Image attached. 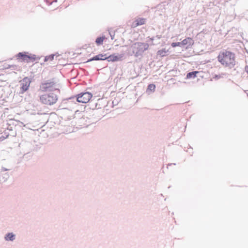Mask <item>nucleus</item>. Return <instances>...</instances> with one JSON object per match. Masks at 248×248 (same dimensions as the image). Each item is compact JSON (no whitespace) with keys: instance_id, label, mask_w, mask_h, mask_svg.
Returning a JSON list of instances; mask_svg holds the SVG:
<instances>
[{"instance_id":"11","label":"nucleus","mask_w":248,"mask_h":248,"mask_svg":"<svg viewBox=\"0 0 248 248\" xmlns=\"http://www.w3.org/2000/svg\"><path fill=\"white\" fill-rule=\"evenodd\" d=\"M107 60V55L106 54H99L93 58L89 59L86 62H88L93 61H104Z\"/></svg>"},{"instance_id":"9","label":"nucleus","mask_w":248,"mask_h":248,"mask_svg":"<svg viewBox=\"0 0 248 248\" xmlns=\"http://www.w3.org/2000/svg\"><path fill=\"white\" fill-rule=\"evenodd\" d=\"M124 56V54L115 53L107 56V61L108 62H117L122 60Z\"/></svg>"},{"instance_id":"14","label":"nucleus","mask_w":248,"mask_h":248,"mask_svg":"<svg viewBox=\"0 0 248 248\" xmlns=\"http://www.w3.org/2000/svg\"><path fill=\"white\" fill-rule=\"evenodd\" d=\"M198 73H199V72L197 71L189 72L186 75V78L188 79L194 78L196 77Z\"/></svg>"},{"instance_id":"2","label":"nucleus","mask_w":248,"mask_h":248,"mask_svg":"<svg viewBox=\"0 0 248 248\" xmlns=\"http://www.w3.org/2000/svg\"><path fill=\"white\" fill-rule=\"evenodd\" d=\"M58 99V95L52 92L45 93L40 96V102L46 105L52 106L57 102Z\"/></svg>"},{"instance_id":"1","label":"nucleus","mask_w":248,"mask_h":248,"mask_svg":"<svg viewBox=\"0 0 248 248\" xmlns=\"http://www.w3.org/2000/svg\"><path fill=\"white\" fill-rule=\"evenodd\" d=\"M217 60L222 65L230 68H233L235 65V54L229 51H220Z\"/></svg>"},{"instance_id":"26","label":"nucleus","mask_w":248,"mask_h":248,"mask_svg":"<svg viewBox=\"0 0 248 248\" xmlns=\"http://www.w3.org/2000/svg\"><path fill=\"white\" fill-rule=\"evenodd\" d=\"M8 170V169L4 167H2L1 169V173H3L2 172H5L6 171Z\"/></svg>"},{"instance_id":"4","label":"nucleus","mask_w":248,"mask_h":248,"mask_svg":"<svg viewBox=\"0 0 248 248\" xmlns=\"http://www.w3.org/2000/svg\"><path fill=\"white\" fill-rule=\"evenodd\" d=\"M55 83L52 80H47L42 82L40 86V90L42 92H50L55 91L60 93V90L58 88H54Z\"/></svg>"},{"instance_id":"7","label":"nucleus","mask_w":248,"mask_h":248,"mask_svg":"<svg viewBox=\"0 0 248 248\" xmlns=\"http://www.w3.org/2000/svg\"><path fill=\"white\" fill-rule=\"evenodd\" d=\"M31 82V79L28 77H25L20 81V93H23L29 89Z\"/></svg>"},{"instance_id":"17","label":"nucleus","mask_w":248,"mask_h":248,"mask_svg":"<svg viewBox=\"0 0 248 248\" xmlns=\"http://www.w3.org/2000/svg\"><path fill=\"white\" fill-rule=\"evenodd\" d=\"M168 50H166L165 48H163L158 50L157 52V54L158 55H159L161 57H164L166 56V54L168 52Z\"/></svg>"},{"instance_id":"10","label":"nucleus","mask_w":248,"mask_h":248,"mask_svg":"<svg viewBox=\"0 0 248 248\" xmlns=\"http://www.w3.org/2000/svg\"><path fill=\"white\" fill-rule=\"evenodd\" d=\"M182 46L187 45L186 48H189L194 44V41L192 38L187 37L181 42Z\"/></svg>"},{"instance_id":"24","label":"nucleus","mask_w":248,"mask_h":248,"mask_svg":"<svg viewBox=\"0 0 248 248\" xmlns=\"http://www.w3.org/2000/svg\"><path fill=\"white\" fill-rule=\"evenodd\" d=\"M221 76L220 75H215V76L213 77V78L214 79H215L216 80H217L218 79H219L220 78H221Z\"/></svg>"},{"instance_id":"13","label":"nucleus","mask_w":248,"mask_h":248,"mask_svg":"<svg viewBox=\"0 0 248 248\" xmlns=\"http://www.w3.org/2000/svg\"><path fill=\"white\" fill-rule=\"evenodd\" d=\"M9 177V175L7 172L1 173L0 175V181L5 182Z\"/></svg>"},{"instance_id":"22","label":"nucleus","mask_w":248,"mask_h":248,"mask_svg":"<svg viewBox=\"0 0 248 248\" xmlns=\"http://www.w3.org/2000/svg\"><path fill=\"white\" fill-rule=\"evenodd\" d=\"M109 34L110 35V36L111 37V40H113L115 36V32H111L109 30H108Z\"/></svg>"},{"instance_id":"25","label":"nucleus","mask_w":248,"mask_h":248,"mask_svg":"<svg viewBox=\"0 0 248 248\" xmlns=\"http://www.w3.org/2000/svg\"><path fill=\"white\" fill-rule=\"evenodd\" d=\"M12 68L13 70L18 71V67L16 65H13Z\"/></svg>"},{"instance_id":"21","label":"nucleus","mask_w":248,"mask_h":248,"mask_svg":"<svg viewBox=\"0 0 248 248\" xmlns=\"http://www.w3.org/2000/svg\"><path fill=\"white\" fill-rule=\"evenodd\" d=\"M171 46L172 47H175L176 46H182V45L180 42H173L172 43Z\"/></svg>"},{"instance_id":"5","label":"nucleus","mask_w":248,"mask_h":248,"mask_svg":"<svg viewBox=\"0 0 248 248\" xmlns=\"http://www.w3.org/2000/svg\"><path fill=\"white\" fill-rule=\"evenodd\" d=\"M92 96L93 95L91 93L89 92H84L81 93L77 95L76 96L71 97L70 99H74L75 103L78 102L82 103H87L91 99Z\"/></svg>"},{"instance_id":"6","label":"nucleus","mask_w":248,"mask_h":248,"mask_svg":"<svg viewBox=\"0 0 248 248\" xmlns=\"http://www.w3.org/2000/svg\"><path fill=\"white\" fill-rule=\"evenodd\" d=\"M28 53L26 52H19L16 56L18 58L20 59L22 61L29 62H34L36 59V56L35 55H27Z\"/></svg>"},{"instance_id":"3","label":"nucleus","mask_w":248,"mask_h":248,"mask_svg":"<svg viewBox=\"0 0 248 248\" xmlns=\"http://www.w3.org/2000/svg\"><path fill=\"white\" fill-rule=\"evenodd\" d=\"M149 45L147 43L137 42L132 46L133 53L136 57H138L148 49Z\"/></svg>"},{"instance_id":"18","label":"nucleus","mask_w":248,"mask_h":248,"mask_svg":"<svg viewBox=\"0 0 248 248\" xmlns=\"http://www.w3.org/2000/svg\"><path fill=\"white\" fill-rule=\"evenodd\" d=\"M105 36L99 37L96 39L95 43L98 46H100L103 44V41L105 39Z\"/></svg>"},{"instance_id":"23","label":"nucleus","mask_w":248,"mask_h":248,"mask_svg":"<svg viewBox=\"0 0 248 248\" xmlns=\"http://www.w3.org/2000/svg\"><path fill=\"white\" fill-rule=\"evenodd\" d=\"M155 38H157L158 39H160L161 38V36L157 35H156L155 37L150 38V40L153 42V40H154L155 39Z\"/></svg>"},{"instance_id":"20","label":"nucleus","mask_w":248,"mask_h":248,"mask_svg":"<svg viewBox=\"0 0 248 248\" xmlns=\"http://www.w3.org/2000/svg\"><path fill=\"white\" fill-rule=\"evenodd\" d=\"M44 1L47 5L49 6L52 4L53 3L56 2L57 0H44Z\"/></svg>"},{"instance_id":"15","label":"nucleus","mask_w":248,"mask_h":248,"mask_svg":"<svg viewBox=\"0 0 248 248\" xmlns=\"http://www.w3.org/2000/svg\"><path fill=\"white\" fill-rule=\"evenodd\" d=\"M155 86L154 84H150L147 87L146 92L150 93V92H154L155 91Z\"/></svg>"},{"instance_id":"27","label":"nucleus","mask_w":248,"mask_h":248,"mask_svg":"<svg viewBox=\"0 0 248 248\" xmlns=\"http://www.w3.org/2000/svg\"><path fill=\"white\" fill-rule=\"evenodd\" d=\"M13 65H8L7 67H6L5 69H8L10 68H12Z\"/></svg>"},{"instance_id":"16","label":"nucleus","mask_w":248,"mask_h":248,"mask_svg":"<svg viewBox=\"0 0 248 248\" xmlns=\"http://www.w3.org/2000/svg\"><path fill=\"white\" fill-rule=\"evenodd\" d=\"M146 19L143 18H139L136 20V26L143 25L145 23Z\"/></svg>"},{"instance_id":"19","label":"nucleus","mask_w":248,"mask_h":248,"mask_svg":"<svg viewBox=\"0 0 248 248\" xmlns=\"http://www.w3.org/2000/svg\"><path fill=\"white\" fill-rule=\"evenodd\" d=\"M56 55V54H51L49 56H46L45 57L44 59V62H47L48 60L52 61L54 59V56Z\"/></svg>"},{"instance_id":"12","label":"nucleus","mask_w":248,"mask_h":248,"mask_svg":"<svg viewBox=\"0 0 248 248\" xmlns=\"http://www.w3.org/2000/svg\"><path fill=\"white\" fill-rule=\"evenodd\" d=\"M4 239L7 241H13L16 239V235L13 232H9L5 235Z\"/></svg>"},{"instance_id":"8","label":"nucleus","mask_w":248,"mask_h":248,"mask_svg":"<svg viewBox=\"0 0 248 248\" xmlns=\"http://www.w3.org/2000/svg\"><path fill=\"white\" fill-rule=\"evenodd\" d=\"M70 97L63 99L61 104L59 106V108L61 109H66L68 107H70V104L72 102H74V106L77 105V103H75V100L74 99H70Z\"/></svg>"}]
</instances>
